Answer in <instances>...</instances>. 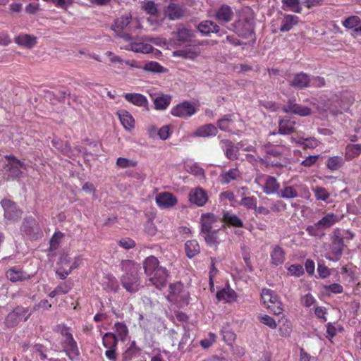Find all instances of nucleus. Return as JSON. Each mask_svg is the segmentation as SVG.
I'll use <instances>...</instances> for the list:
<instances>
[{"instance_id":"obj_1","label":"nucleus","mask_w":361,"mask_h":361,"mask_svg":"<svg viewBox=\"0 0 361 361\" xmlns=\"http://www.w3.org/2000/svg\"><path fill=\"white\" fill-rule=\"evenodd\" d=\"M121 265V269L124 272L121 277L123 287L129 293L137 292L140 286V264L131 260H123Z\"/></svg>"},{"instance_id":"obj_2","label":"nucleus","mask_w":361,"mask_h":361,"mask_svg":"<svg viewBox=\"0 0 361 361\" xmlns=\"http://www.w3.org/2000/svg\"><path fill=\"white\" fill-rule=\"evenodd\" d=\"M139 27V21L137 19H133L130 13H125L116 18L112 25V30L115 32L116 35L126 41L131 40L132 37L123 30L133 31Z\"/></svg>"},{"instance_id":"obj_3","label":"nucleus","mask_w":361,"mask_h":361,"mask_svg":"<svg viewBox=\"0 0 361 361\" xmlns=\"http://www.w3.org/2000/svg\"><path fill=\"white\" fill-rule=\"evenodd\" d=\"M257 183L267 195L279 193L280 184L277 179L271 176L259 173L255 178Z\"/></svg>"},{"instance_id":"obj_4","label":"nucleus","mask_w":361,"mask_h":361,"mask_svg":"<svg viewBox=\"0 0 361 361\" xmlns=\"http://www.w3.org/2000/svg\"><path fill=\"white\" fill-rule=\"evenodd\" d=\"M200 223L201 232L219 231L224 227L221 218L211 213L202 214Z\"/></svg>"},{"instance_id":"obj_5","label":"nucleus","mask_w":361,"mask_h":361,"mask_svg":"<svg viewBox=\"0 0 361 361\" xmlns=\"http://www.w3.org/2000/svg\"><path fill=\"white\" fill-rule=\"evenodd\" d=\"M8 163L4 166V173L12 178L19 177L23 171L26 169V165L14 157H6Z\"/></svg>"},{"instance_id":"obj_6","label":"nucleus","mask_w":361,"mask_h":361,"mask_svg":"<svg viewBox=\"0 0 361 361\" xmlns=\"http://www.w3.org/2000/svg\"><path fill=\"white\" fill-rule=\"evenodd\" d=\"M1 204L4 211V219L7 223L16 222L21 218L22 212L17 208L14 202L4 199L1 200Z\"/></svg>"},{"instance_id":"obj_7","label":"nucleus","mask_w":361,"mask_h":361,"mask_svg":"<svg viewBox=\"0 0 361 361\" xmlns=\"http://www.w3.org/2000/svg\"><path fill=\"white\" fill-rule=\"evenodd\" d=\"M27 310L21 307H18L10 312L6 317L4 324L7 328H13L18 325L21 321H27L30 314H27Z\"/></svg>"},{"instance_id":"obj_8","label":"nucleus","mask_w":361,"mask_h":361,"mask_svg":"<svg viewBox=\"0 0 361 361\" xmlns=\"http://www.w3.org/2000/svg\"><path fill=\"white\" fill-rule=\"evenodd\" d=\"M345 245L343 237L341 234L339 229H336L332 232L331 236V252L335 259L338 260L341 258L344 250Z\"/></svg>"},{"instance_id":"obj_9","label":"nucleus","mask_w":361,"mask_h":361,"mask_svg":"<svg viewBox=\"0 0 361 361\" xmlns=\"http://www.w3.org/2000/svg\"><path fill=\"white\" fill-rule=\"evenodd\" d=\"M286 80L292 87L302 90L310 86L311 75L304 72H300L289 75Z\"/></svg>"},{"instance_id":"obj_10","label":"nucleus","mask_w":361,"mask_h":361,"mask_svg":"<svg viewBox=\"0 0 361 361\" xmlns=\"http://www.w3.org/2000/svg\"><path fill=\"white\" fill-rule=\"evenodd\" d=\"M234 25L236 33L242 37H248L254 32V23L251 18H241Z\"/></svg>"},{"instance_id":"obj_11","label":"nucleus","mask_w":361,"mask_h":361,"mask_svg":"<svg viewBox=\"0 0 361 361\" xmlns=\"http://www.w3.org/2000/svg\"><path fill=\"white\" fill-rule=\"evenodd\" d=\"M196 108L189 102L178 104L171 109V114L182 118H188L196 113Z\"/></svg>"},{"instance_id":"obj_12","label":"nucleus","mask_w":361,"mask_h":361,"mask_svg":"<svg viewBox=\"0 0 361 361\" xmlns=\"http://www.w3.org/2000/svg\"><path fill=\"white\" fill-rule=\"evenodd\" d=\"M168 276L169 272L167 269L164 267L157 269L155 272L147 277L153 286L157 288H161L166 286Z\"/></svg>"},{"instance_id":"obj_13","label":"nucleus","mask_w":361,"mask_h":361,"mask_svg":"<svg viewBox=\"0 0 361 361\" xmlns=\"http://www.w3.org/2000/svg\"><path fill=\"white\" fill-rule=\"evenodd\" d=\"M189 201L198 206H204L208 200L207 192L200 187L192 189L189 192Z\"/></svg>"},{"instance_id":"obj_14","label":"nucleus","mask_w":361,"mask_h":361,"mask_svg":"<svg viewBox=\"0 0 361 361\" xmlns=\"http://www.w3.org/2000/svg\"><path fill=\"white\" fill-rule=\"evenodd\" d=\"M155 201L161 209H168L176 204L177 198L171 192H163L156 195Z\"/></svg>"},{"instance_id":"obj_15","label":"nucleus","mask_w":361,"mask_h":361,"mask_svg":"<svg viewBox=\"0 0 361 361\" xmlns=\"http://www.w3.org/2000/svg\"><path fill=\"white\" fill-rule=\"evenodd\" d=\"M322 108L324 111H329L333 115L342 114L343 110L340 105L339 98L332 96L331 98L323 100L321 103Z\"/></svg>"},{"instance_id":"obj_16","label":"nucleus","mask_w":361,"mask_h":361,"mask_svg":"<svg viewBox=\"0 0 361 361\" xmlns=\"http://www.w3.org/2000/svg\"><path fill=\"white\" fill-rule=\"evenodd\" d=\"M214 17L221 23H228L234 17L232 8L227 4H222L215 12Z\"/></svg>"},{"instance_id":"obj_17","label":"nucleus","mask_w":361,"mask_h":361,"mask_svg":"<svg viewBox=\"0 0 361 361\" xmlns=\"http://www.w3.org/2000/svg\"><path fill=\"white\" fill-rule=\"evenodd\" d=\"M62 345L63 351L71 360H73L79 356L80 351L77 343L73 336L64 338L62 342Z\"/></svg>"},{"instance_id":"obj_18","label":"nucleus","mask_w":361,"mask_h":361,"mask_svg":"<svg viewBox=\"0 0 361 361\" xmlns=\"http://www.w3.org/2000/svg\"><path fill=\"white\" fill-rule=\"evenodd\" d=\"M126 49L131 50L137 53L149 54L153 51L154 48L146 41L145 37L142 39V41L130 42Z\"/></svg>"},{"instance_id":"obj_19","label":"nucleus","mask_w":361,"mask_h":361,"mask_svg":"<svg viewBox=\"0 0 361 361\" xmlns=\"http://www.w3.org/2000/svg\"><path fill=\"white\" fill-rule=\"evenodd\" d=\"M283 110L286 113L292 112L301 116H307L311 114V109L309 107L301 106L292 101H289L284 105Z\"/></svg>"},{"instance_id":"obj_20","label":"nucleus","mask_w":361,"mask_h":361,"mask_svg":"<svg viewBox=\"0 0 361 361\" xmlns=\"http://www.w3.org/2000/svg\"><path fill=\"white\" fill-rule=\"evenodd\" d=\"M197 29L201 33L206 35L211 32L216 33L219 36H222L224 34V32L221 31L219 26L211 20L201 22Z\"/></svg>"},{"instance_id":"obj_21","label":"nucleus","mask_w":361,"mask_h":361,"mask_svg":"<svg viewBox=\"0 0 361 361\" xmlns=\"http://www.w3.org/2000/svg\"><path fill=\"white\" fill-rule=\"evenodd\" d=\"M221 146L228 159L233 161L238 158V148L231 140H223Z\"/></svg>"},{"instance_id":"obj_22","label":"nucleus","mask_w":361,"mask_h":361,"mask_svg":"<svg viewBox=\"0 0 361 361\" xmlns=\"http://www.w3.org/2000/svg\"><path fill=\"white\" fill-rule=\"evenodd\" d=\"M143 267L147 276L152 275L157 269L164 268L159 264V261L154 256L147 257L143 262Z\"/></svg>"},{"instance_id":"obj_23","label":"nucleus","mask_w":361,"mask_h":361,"mask_svg":"<svg viewBox=\"0 0 361 361\" xmlns=\"http://www.w3.org/2000/svg\"><path fill=\"white\" fill-rule=\"evenodd\" d=\"M241 173L238 168L231 169L223 171L219 176V179L222 184H228L233 180L240 178Z\"/></svg>"},{"instance_id":"obj_24","label":"nucleus","mask_w":361,"mask_h":361,"mask_svg":"<svg viewBox=\"0 0 361 361\" xmlns=\"http://www.w3.org/2000/svg\"><path fill=\"white\" fill-rule=\"evenodd\" d=\"M123 97L130 103L142 107H147L148 101L145 96L139 93H125Z\"/></svg>"},{"instance_id":"obj_25","label":"nucleus","mask_w":361,"mask_h":361,"mask_svg":"<svg viewBox=\"0 0 361 361\" xmlns=\"http://www.w3.org/2000/svg\"><path fill=\"white\" fill-rule=\"evenodd\" d=\"M335 97L339 98L340 105L343 111L347 110L355 101L353 93L348 90L341 92L339 94H335Z\"/></svg>"},{"instance_id":"obj_26","label":"nucleus","mask_w":361,"mask_h":361,"mask_svg":"<svg viewBox=\"0 0 361 361\" xmlns=\"http://www.w3.org/2000/svg\"><path fill=\"white\" fill-rule=\"evenodd\" d=\"M270 256L271 262L275 266L283 264L286 259L283 249L279 245H274L271 247Z\"/></svg>"},{"instance_id":"obj_27","label":"nucleus","mask_w":361,"mask_h":361,"mask_svg":"<svg viewBox=\"0 0 361 361\" xmlns=\"http://www.w3.org/2000/svg\"><path fill=\"white\" fill-rule=\"evenodd\" d=\"M21 231L30 236L38 233L39 228L35 219L33 218L25 219L21 227Z\"/></svg>"},{"instance_id":"obj_28","label":"nucleus","mask_w":361,"mask_h":361,"mask_svg":"<svg viewBox=\"0 0 361 361\" xmlns=\"http://www.w3.org/2000/svg\"><path fill=\"white\" fill-rule=\"evenodd\" d=\"M217 133L218 130L216 127L212 123H208L199 127L194 133V135L197 137H206L215 136Z\"/></svg>"},{"instance_id":"obj_29","label":"nucleus","mask_w":361,"mask_h":361,"mask_svg":"<svg viewBox=\"0 0 361 361\" xmlns=\"http://www.w3.org/2000/svg\"><path fill=\"white\" fill-rule=\"evenodd\" d=\"M299 22V18L294 15L285 14L281 21L280 31L282 32L290 31L294 25Z\"/></svg>"},{"instance_id":"obj_30","label":"nucleus","mask_w":361,"mask_h":361,"mask_svg":"<svg viewBox=\"0 0 361 361\" xmlns=\"http://www.w3.org/2000/svg\"><path fill=\"white\" fill-rule=\"evenodd\" d=\"M118 115L121 124L127 130H131L135 127V120L133 116L126 110H121L118 112Z\"/></svg>"},{"instance_id":"obj_31","label":"nucleus","mask_w":361,"mask_h":361,"mask_svg":"<svg viewBox=\"0 0 361 361\" xmlns=\"http://www.w3.org/2000/svg\"><path fill=\"white\" fill-rule=\"evenodd\" d=\"M340 220L341 217L337 214L330 212L325 214L319 221H318V223L323 230H324L331 228Z\"/></svg>"},{"instance_id":"obj_32","label":"nucleus","mask_w":361,"mask_h":361,"mask_svg":"<svg viewBox=\"0 0 361 361\" xmlns=\"http://www.w3.org/2000/svg\"><path fill=\"white\" fill-rule=\"evenodd\" d=\"M222 224L232 226L234 227H243V223L241 219L235 214L228 212H224L222 218H221Z\"/></svg>"},{"instance_id":"obj_33","label":"nucleus","mask_w":361,"mask_h":361,"mask_svg":"<svg viewBox=\"0 0 361 361\" xmlns=\"http://www.w3.org/2000/svg\"><path fill=\"white\" fill-rule=\"evenodd\" d=\"M166 13L171 20H176L183 16L184 11L177 4L170 3L166 8Z\"/></svg>"},{"instance_id":"obj_34","label":"nucleus","mask_w":361,"mask_h":361,"mask_svg":"<svg viewBox=\"0 0 361 361\" xmlns=\"http://www.w3.org/2000/svg\"><path fill=\"white\" fill-rule=\"evenodd\" d=\"M6 277L13 282L23 281L29 279V276L16 268H11L6 272Z\"/></svg>"},{"instance_id":"obj_35","label":"nucleus","mask_w":361,"mask_h":361,"mask_svg":"<svg viewBox=\"0 0 361 361\" xmlns=\"http://www.w3.org/2000/svg\"><path fill=\"white\" fill-rule=\"evenodd\" d=\"M278 195L285 199H293L299 196L296 185H285L279 190Z\"/></svg>"},{"instance_id":"obj_36","label":"nucleus","mask_w":361,"mask_h":361,"mask_svg":"<svg viewBox=\"0 0 361 361\" xmlns=\"http://www.w3.org/2000/svg\"><path fill=\"white\" fill-rule=\"evenodd\" d=\"M171 97L169 94H162L153 99L155 109L157 110H164L170 104Z\"/></svg>"},{"instance_id":"obj_37","label":"nucleus","mask_w":361,"mask_h":361,"mask_svg":"<svg viewBox=\"0 0 361 361\" xmlns=\"http://www.w3.org/2000/svg\"><path fill=\"white\" fill-rule=\"evenodd\" d=\"M15 42L27 48H31L37 43L36 37L30 35H19L16 38Z\"/></svg>"},{"instance_id":"obj_38","label":"nucleus","mask_w":361,"mask_h":361,"mask_svg":"<svg viewBox=\"0 0 361 361\" xmlns=\"http://www.w3.org/2000/svg\"><path fill=\"white\" fill-rule=\"evenodd\" d=\"M185 249L186 255L189 258L195 257L200 252L199 243L195 240H188L185 243Z\"/></svg>"},{"instance_id":"obj_39","label":"nucleus","mask_w":361,"mask_h":361,"mask_svg":"<svg viewBox=\"0 0 361 361\" xmlns=\"http://www.w3.org/2000/svg\"><path fill=\"white\" fill-rule=\"evenodd\" d=\"M295 123L288 118L281 119L279 121V133L282 135H288L293 131Z\"/></svg>"},{"instance_id":"obj_40","label":"nucleus","mask_w":361,"mask_h":361,"mask_svg":"<svg viewBox=\"0 0 361 361\" xmlns=\"http://www.w3.org/2000/svg\"><path fill=\"white\" fill-rule=\"evenodd\" d=\"M216 298L219 300L232 302L236 299V294L233 290L226 288L217 292Z\"/></svg>"},{"instance_id":"obj_41","label":"nucleus","mask_w":361,"mask_h":361,"mask_svg":"<svg viewBox=\"0 0 361 361\" xmlns=\"http://www.w3.org/2000/svg\"><path fill=\"white\" fill-rule=\"evenodd\" d=\"M282 8L284 11L290 10L295 13H300L301 7L300 0H281Z\"/></svg>"},{"instance_id":"obj_42","label":"nucleus","mask_w":361,"mask_h":361,"mask_svg":"<svg viewBox=\"0 0 361 361\" xmlns=\"http://www.w3.org/2000/svg\"><path fill=\"white\" fill-rule=\"evenodd\" d=\"M192 36V31L183 26L178 27L176 32V37L178 41L182 42L189 41Z\"/></svg>"},{"instance_id":"obj_43","label":"nucleus","mask_w":361,"mask_h":361,"mask_svg":"<svg viewBox=\"0 0 361 361\" xmlns=\"http://www.w3.org/2000/svg\"><path fill=\"white\" fill-rule=\"evenodd\" d=\"M103 345L106 348H116L118 338L113 333H106L102 338Z\"/></svg>"},{"instance_id":"obj_44","label":"nucleus","mask_w":361,"mask_h":361,"mask_svg":"<svg viewBox=\"0 0 361 361\" xmlns=\"http://www.w3.org/2000/svg\"><path fill=\"white\" fill-rule=\"evenodd\" d=\"M361 153L360 144L348 145L345 149V157L348 159H353Z\"/></svg>"},{"instance_id":"obj_45","label":"nucleus","mask_w":361,"mask_h":361,"mask_svg":"<svg viewBox=\"0 0 361 361\" xmlns=\"http://www.w3.org/2000/svg\"><path fill=\"white\" fill-rule=\"evenodd\" d=\"M262 300L265 306L268 304H271L279 298L278 295L270 289H263L261 294Z\"/></svg>"},{"instance_id":"obj_46","label":"nucleus","mask_w":361,"mask_h":361,"mask_svg":"<svg viewBox=\"0 0 361 361\" xmlns=\"http://www.w3.org/2000/svg\"><path fill=\"white\" fill-rule=\"evenodd\" d=\"M343 159L339 156L330 157L326 161V166L331 171L338 170L343 164Z\"/></svg>"},{"instance_id":"obj_47","label":"nucleus","mask_w":361,"mask_h":361,"mask_svg":"<svg viewBox=\"0 0 361 361\" xmlns=\"http://www.w3.org/2000/svg\"><path fill=\"white\" fill-rule=\"evenodd\" d=\"M361 20L359 16H352L342 21V25L347 29H355L360 24Z\"/></svg>"},{"instance_id":"obj_48","label":"nucleus","mask_w":361,"mask_h":361,"mask_svg":"<svg viewBox=\"0 0 361 361\" xmlns=\"http://www.w3.org/2000/svg\"><path fill=\"white\" fill-rule=\"evenodd\" d=\"M312 190L317 200L326 202L330 197V193L323 187L316 186Z\"/></svg>"},{"instance_id":"obj_49","label":"nucleus","mask_w":361,"mask_h":361,"mask_svg":"<svg viewBox=\"0 0 361 361\" xmlns=\"http://www.w3.org/2000/svg\"><path fill=\"white\" fill-rule=\"evenodd\" d=\"M114 334L118 339L124 340L128 335V330L126 325L121 322H116L114 324Z\"/></svg>"},{"instance_id":"obj_50","label":"nucleus","mask_w":361,"mask_h":361,"mask_svg":"<svg viewBox=\"0 0 361 361\" xmlns=\"http://www.w3.org/2000/svg\"><path fill=\"white\" fill-rule=\"evenodd\" d=\"M297 143L303 148H315L319 145V142L315 137H300Z\"/></svg>"},{"instance_id":"obj_51","label":"nucleus","mask_w":361,"mask_h":361,"mask_svg":"<svg viewBox=\"0 0 361 361\" xmlns=\"http://www.w3.org/2000/svg\"><path fill=\"white\" fill-rule=\"evenodd\" d=\"M307 233L313 237H322L324 235V230L319 224L318 221L311 226H308L306 228Z\"/></svg>"},{"instance_id":"obj_52","label":"nucleus","mask_w":361,"mask_h":361,"mask_svg":"<svg viewBox=\"0 0 361 361\" xmlns=\"http://www.w3.org/2000/svg\"><path fill=\"white\" fill-rule=\"evenodd\" d=\"M257 198L254 196L244 197L241 199L239 204L248 209H257Z\"/></svg>"},{"instance_id":"obj_53","label":"nucleus","mask_w":361,"mask_h":361,"mask_svg":"<svg viewBox=\"0 0 361 361\" xmlns=\"http://www.w3.org/2000/svg\"><path fill=\"white\" fill-rule=\"evenodd\" d=\"M143 69L146 71L153 72V73H162L164 72V67L161 66L157 61H148L145 63Z\"/></svg>"},{"instance_id":"obj_54","label":"nucleus","mask_w":361,"mask_h":361,"mask_svg":"<svg viewBox=\"0 0 361 361\" xmlns=\"http://www.w3.org/2000/svg\"><path fill=\"white\" fill-rule=\"evenodd\" d=\"M232 115H226L221 119L218 121L217 125L220 130L223 131L228 130L231 124L233 123Z\"/></svg>"},{"instance_id":"obj_55","label":"nucleus","mask_w":361,"mask_h":361,"mask_svg":"<svg viewBox=\"0 0 361 361\" xmlns=\"http://www.w3.org/2000/svg\"><path fill=\"white\" fill-rule=\"evenodd\" d=\"M219 231L210 232H201L203 235L204 240L208 245H212L219 243L217 232Z\"/></svg>"},{"instance_id":"obj_56","label":"nucleus","mask_w":361,"mask_h":361,"mask_svg":"<svg viewBox=\"0 0 361 361\" xmlns=\"http://www.w3.org/2000/svg\"><path fill=\"white\" fill-rule=\"evenodd\" d=\"M304 274V269L301 264H292L288 268V274L295 277H300Z\"/></svg>"},{"instance_id":"obj_57","label":"nucleus","mask_w":361,"mask_h":361,"mask_svg":"<svg viewBox=\"0 0 361 361\" xmlns=\"http://www.w3.org/2000/svg\"><path fill=\"white\" fill-rule=\"evenodd\" d=\"M266 307L276 315L281 314L283 310L282 302L279 300V298L276 299V301L268 304Z\"/></svg>"},{"instance_id":"obj_58","label":"nucleus","mask_w":361,"mask_h":361,"mask_svg":"<svg viewBox=\"0 0 361 361\" xmlns=\"http://www.w3.org/2000/svg\"><path fill=\"white\" fill-rule=\"evenodd\" d=\"M136 164V161L124 157H118L116 160V166L121 169L133 167Z\"/></svg>"},{"instance_id":"obj_59","label":"nucleus","mask_w":361,"mask_h":361,"mask_svg":"<svg viewBox=\"0 0 361 361\" xmlns=\"http://www.w3.org/2000/svg\"><path fill=\"white\" fill-rule=\"evenodd\" d=\"M221 334L223 336V340L228 344L232 345L235 339V334L228 329H222Z\"/></svg>"},{"instance_id":"obj_60","label":"nucleus","mask_w":361,"mask_h":361,"mask_svg":"<svg viewBox=\"0 0 361 361\" xmlns=\"http://www.w3.org/2000/svg\"><path fill=\"white\" fill-rule=\"evenodd\" d=\"M215 340L216 335L213 333H209L205 338L200 341V343L203 348L207 349L212 345Z\"/></svg>"},{"instance_id":"obj_61","label":"nucleus","mask_w":361,"mask_h":361,"mask_svg":"<svg viewBox=\"0 0 361 361\" xmlns=\"http://www.w3.org/2000/svg\"><path fill=\"white\" fill-rule=\"evenodd\" d=\"M63 235L61 233H55L50 240V250L51 251L56 250L59 245L60 241Z\"/></svg>"},{"instance_id":"obj_62","label":"nucleus","mask_w":361,"mask_h":361,"mask_svg":"<svg viewBox=\"0 0 361 361\" xmlns=\"http://www.w3.org/2000/svg\"><path fill=\"white\" fill-rule=\"evenodd\" d=\"M262 149L266 154L273 157H277L281 154V152H280L276 147L271 145V144L263 146Z\"/></svg>"},{"instance_id":"obj_63","label":"nucleus","mask_w":361,"mask_h":361,"mask_svg":"<svg viewBox=\"0 0 361 361\" xmlns=\"http://www.w3.org/2000/svg\"><path fill=\"white\" fill-rule=\"evenodd\" d=\"M259 321L270 327L271 329H276L277 326L276 321L269 315L259 316Z\"/></svg>"},{"instance_id":"obj_64","label":"nucleus","mask_w":361,"mask_h":361,"mask_svg":"<svg viewBox=\"0 0 361 361\" xmlns=\"http://www.w3.org/2000/svg\"><path fill=\"white\" fill-rule=\"evenodd\" d=\"M297 190L298 191L299 196L304 199H309L311 196V193L308 188L304 184L296 185Z\"/></svg>"}]
</instances>
